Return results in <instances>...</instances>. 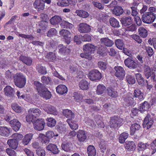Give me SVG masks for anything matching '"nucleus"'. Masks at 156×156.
<instances>
[{"label": "nucleus", "instance_id": "27", "mask_svg": "<svg viewBox=\"0 0 156 156\" xmlns=\"http://www.w3.org/2000/svg\"><path fill=\"white\" fill-rule=\"evenodd\" d=\"M100 41L102 44L107 47H111L114 44V41L108 37L101 38Z\"/></svg>", "mask_w": 156, "mask_h": 156}, {"label": "nucleus", "instance_id": "59", "mask_svg": "<svg viewBox=\"0 0 156 156\" xmlns=\"http://www.w3.org/2000/svg\"><path fill=\"white\" fill-rule=\"evenodd\" d=\"M74 99L75 101L78 102H82L83 97L81 94H78L77 93H75L74 94Z\"/></svg>", "mask_w": 156, "mask_h": 156}, {"label": "nucleus", "instance_id": "15", "mask_svg": "<svg viewBox=\"0 0 156 156\" xmlns=\"http://www.w3.org/2000/svg\"><path fill=\"white\" fill-rule=\"evenodd\" d=\"M10 125L12 129L15 131H18L21 126V124L19 120L16 119H13L10 121Z\"/></svg>", "mask_w": 156, "mask_h": 156}, {"label": "nucleus", "instance_id": "43", "mask_svg": "<svg viewBox=\"0 0 156 156\" xmlns=\"http://www.w3.org/2000/svg\"><path fill=\"white\" fill-rule=\"evenodd\" d=\"M115 43L116 46L119 49L122 50L124 48V44L122 39H118L115 40Z\"/></svg>", "mask_w": 156, "mask_h": 156}, {"label": "nucleus", "instance_id": "6", "mask_svg": "<svg viewBox=\"0 0 156 156\" xmlns=\"http://www.w3.org/2000/svg\"><path fill=\"white\" fill-rule=\"evenodd\" d=\"M59 34L66 44H68L70 43L72 34L69 31L66 29H62L59 32Z\"/></svg>", "mask_w": 156, "mask_h": 156}, {"label": "nucleus", "instance_id": "12", "mask_svg": "<svg viewBox=\"0 0 156 156\" xmlns=\"http://www.w3.org/2000/svg\"><path fill=\"white\" fill-rule=\"evenodd\" d=\"M45 122L43 119H38L35 121L34 125V129L37 130L41 131L44 128Z\"/></svg>", "mask_w": 156, "mask_h": 156}, {"label": "nucleus", "instance_id": "24", "mask_svg": "<svg viewBox=\"0 0 156 156\" xmlns=\"http://www.w3.org/2000/svg\"><path fill=\"white\" fill-rule=\"evenodd\" d=\"M63 114L64 116L66 118H68L66 121L69 122V121H70L73 119L74 117V114L70 110L64 109L63 110Z\"/></svg>", "mask_w": 156, "mask_h": 156}, {"label": "nucleus", "instance_id": "32", "mask_svg": "<svg viewBox=\"0 0 156 156\" xmlns=\"http://www.w3.org/2000/svg\"><path fill=\"white\" fill-rule=\"evenodd\" d=\"M18 141L16 140L12 139L9 140L7 141V144L9 147L12 149L15 150L18 147Z\"/></svg>", "mask_w": 156, "mask_h": 156}, {"label": "nucleus", "instance_id": "61", "mask_svg": "<svg viewBox=\"0 0 156 156\" xmlns=\"http://www.w3.org/2000/svg\"><path fill=\"white\" fill-rule=\"evenodd\" d=\"M57 4L58 6L61 7L69 6V3L66 0H58Z\"/></svg>", "mask_w": 156, "mask_h": 156}, {"label": "nucleus", "instance_id": "55", "mask_svg": "<svg viewBox=\"0 0 156 156\" xmlns=\"http://www.w3.org/2000/svg\"><path fill=\"white\" fill-rule=\"evenodd\" d=\"M57 33V31L54 28L50 29L47 33V35L48 37H51L55 36Z\"/></svg>", "mask_w": 156, "mask_h": 156}, {"label": "nucleus", "instance_id": "14", "mask_svg": "<svg viewBox=\"0 0 156 156\" xmlns=\"http://www.w3.org/2000/svg\"><path fill=\"white\" fill-rule=\"evenodd\" d=\"M33 5L38 12L43 10L44 9V3L43 0H36L33 3Z\"/></svg>", "mask_w": 156, "mask_h": 156}, {"label": "nucleus", "instance_id": "58", "mask_svg": "<svg viewBox=\"0 0 156 156\" xmlns=\"http://www.w3.org/2000/svg\"><path fill=\"white\" fill-rule=\"evenodd\" d=\"M149 67L148 66H146L145 67L144 74L146 78L148 79L150 76V74L152 73Z\"/></svg>", "mask_w": 156, "mask_h": 156}, {"label": "nucleus", "instance_id": "47", "mask_svg": "<svg viewBox=\"0 0 156 156\" xmlns=\"http://www.w3.org/2000/svg\"><path fill=\"white\" fill-rule=\"evenodd\" d=\"M108 94L112 98H116L118 96V92L111 88L107 89Z\"/></svg>", "mask_w": 156, "mask_h": 156}, {"label": "nucleus", "instance_id": "50", "mask_svg": "<svg viewBox=\"0 0 156 156\" xmlns=\"http://www.w3.org/2000/svg\"><path fill=\"white\" fill-rule=\"evenodd\" d=\"M149 144L148 143H144L142 142H140L138 144V150L143 151L146 149L147 147H149Z\"/></svg>", "mask_w": 156, "mask_h": 156}, {"label": "nucleus", "instance_id": "5", "mask_svg": "<svg viewBox=\"0 0 156 156\" xmlns=\"http://www.w3.org/2000/svg\"><path fill=\"white\" fill-rule=\"evenodd\" d=\"M156 18V14H151L146 12L142 16V20L144 23L151 24L153 23Z\"/></svg>", "mask_w": 156, "mask_h": 156}, {"label": "nucleus", "instance_id": "57", "mask_svg": "<svg viewBox=\"0 0 156 156\" xmlns=\"http://www.w3.org/2000/svg\"><path fill=\"white\" fill-rule=\"evenodd\" d=\"M126 79L128 82L130 84H133L135 83V79L134 76L128 75L126 76Z\"/></svg>", "mask_w": 156, "mask_h": 156}, {"label": "nucleus", "instance_id": "48", "mask_svg": "<svg viewBox=\"0 0 156 156\" xmlns=\"http://www.w3.org/2000/svg\"><path fill=\"white\" fill-rule=\"evenodd\" d=\"M138 4V3L134 2L133 3V6H132L131 7L132 9V15L133 16H136L138 14L137 6Z\"/></svg>", "mask_w": 156, "mask_h": 156}, {"label": "nucleus", "instance_id": "44", "mask_svg": "<svg viewBox=\"0 0 156 156\" xmlns=\"http://www.w3.org/2000/svg\"><path fill=\"white\" fill-rule=\"evenodd\" d=\"M110 23L111 25L114 28H119L120 27L119 22L115 18H111L109 20Z\"/></svg>", "mask_w": 156, "mask_h": 156}, {"label": "nucleus", "instance_id": "3", "mask_svg": "<svg viewBox=\"0 0 156 156\" xmlns=\"http://www.w3.org/2000/svg\"><path fill=\"white\" fill-rule=\"evenodd\" d=\"M14 82L18 87L22 88L24 87L26 83V76L21 73H17L14 76Z\"/></svg>", "mask_w": 156, "mask_h": 156}, {"label": "nucleus", "instance_id": "22", "mask_svg": "<svg viewBox=\"0 0 156 156\" xmlns=\"http://www.w3.org/2000/svg\"><path fill=\"white\" fill-rule=\"evenodd\" d=\"M11 129L7 126H0V135L3 136H8L10 133Z\"/></svg>", "mask_w": 156, "mask_h": 156}, {"label": "nucleus", "instance_id": "46", "mask_svg": "<svg viewBox=\"0 0 156 156\" xmlns=\"http://www.w3.org/2000/svg\"><path fill=\"white\" fill-rule=\"evenodd\" d=\"M139 34L143 38L146 37L147 35V31L144 28L140 27L138 29Z\"/></svg>", "mask_w": 156, "mask_h": 156}, {"label": "nucleus", "instance_id": "37", "mask_svg": "<svg viewBox=\"0 0 156 156\" xmlns=\"http://www.w3.org/2000/svg\"><path fill=\"white\" fill-rule=\"evenodd\" d=\"M87 154L88 156H95L96 152L94 147L92 145H89L87 147Z\"/></svg>", "mask_w": 156, "mask_h": 156}, {"label": "nucleus", "instance_id": "33", "mask_svg": "<svg viewBox=\"0 0 156 156\" xmlns=\"http://www.w3.org/2000/svg\"><path fill=\"white\" fill-rule=\"evenodd\" d=\"M140 128V126L139 124L134 123L132 124L130 127V135H134L135 132L139 130Z\"/></svg>", "mask_w": 156, "mask_h": 156}, {"label": "nucleus", "instance_id": "9", "mask_svg": "<svg viewBox=\"0 0 156 156\" xmlns=\"http://www.w3.org/2000/svg\"><path fill=\"white\" fill-rule=\"evenodd\" d=\"M115 75L120 80H122L124 78L125 72L123 68L120 66H115Z\"/></svg>", "mask_w": 156, "mask_h": 156}, {"label": "nucleus", "instance_id": "20", "mask_svg": "<svg viewBox=\"0 0 156 156\" xmlns=\"http://www.w3.org/2000/svg\"><path fill=\"white\" fill-rule=\"evenodd\" d=\"M56 92L60 95H63L66 94L68 92L67 87L64 85L60 84L56 88Z\"/></svg>", "mask_w": 156, "mask_h": 156}, {"label": "nucleus", "instance_id": "54", "mask_svg": "<svg viewBox=\"0 0 156 156\" xmlns=\"http://www.w3.org/2000/svg\"><path fill=\"white\" fill-rule=\"evenodd\" d=\"M46 57L50 61H52L56 58L55 54L52 52H49L47 54Z\"/></svg>", "mask_w": 156, "mask_h": 156}, {"label": "nucleus", "instance_id": "39", "mask_svg": "<svg viewBox=\"0 0 156 156\" xmlns=\"http://www.w3.org/2000/svg\"><path fill=\"white\" fill-rule=\"evenodd\" d=\"M123 12V9L121 6H116L114 8L113 13L116 16H119L122 15Z\"/></svg>", "mask_w": 156, "mask_h": 156}, {"label": "nucleus", "instance_id": "64", "mask_svg": "<svg viewBox=\"0 0 156 156\" xmlns=\"http://www.w3.org/2000/svg\"><path fill=\"white\" fill-rule=\"evenodd\" d=\"M36 152L38 156H45L46 153L45 150L41 148L36 150Z\"/></svg>", "mask_w": 156, "mask_h": 156}, {"label": "nucleus", "instance_id": "31", "mask_svg": "<svg viewBox=\"0 0 156 156\" xmlns=\"http://www.w3.org/2000/svg\"><path fill=\"white\" fill-rule=\"evenodd\" d=\"M60 26L62 28L70 30L74 27L73 25L72 24L65 20H63L62 21L61 23L60 24Z\"/></svg>", "mask_w": 156, "mask_h": 156}, {"label": "nucleus", "instance_id": "7", "mask_svg": "<svg viewBox=\"0 0 156 156\" xmlns=\"http://www.w3.org/2000/svg\"><path fill=\"white\" fill-rule=\"evenodd\" d=\"M78 31L80 34L88 33L91 31V26L86 23H80L78 27Z\"/></svg>", "mask_w": 156, "mask_h": 156}, {"label": "nucleus", "instance_id": "10", "mask_svg": "<svg viewBox=\"0 0 156 156\" xmlns=\"http://www.w3.org/2000/svg\"><path fill=\"white\" fill-rule=\"evenodd\" d=\"M124 63L125 65L130 69H134L137 67L136 60L132 57L126 58L124 61Z\"/></svg>", "mask_w": 156, "mask_h": 156}, {"label": "nucleus", "instance_id": "52", "mask_svg": "<svg viewBox=\"0 0 156 156\" xmlns=\"http://www.w3.org/2000/svg\"><path fill=\"white\" fill-rule=\"evenodd\" d=\"M123 101L126 105L129 106L133 103V98L132 97L127 96L124 98Z\"/></svg>", "mask_w": 156, "mask_h": 156}, {"label": "nucleus", "instance_id": "26", "mask_svg": "<svg viewBox=\"0 0 156 156\" xmlns=\"http://www.w3.org/2000/svg\"><path fill=\"white\" fill-rule=\"evenodd\" d=\"M5 95L11 97H12L14 94V89L10 86H7L4 89Z\"/></svg>", "mask_w": 156, "mask_h": 156}, {"label": "nucleus", "instance_id": "62", "mask_svg": "<svg viewBox=\"0 0 156 156\" xmlns=\"http://www.w3.org/2000/svg\"><path fill=\"white\" fill-rule=\"evenodd\" d=\"M148 43L151 45H153L154 48L156 50V38H150L148 41Z\"/></svg>", "mask_w": 156, "mask_h": 156}, {"label": "nucleus", "instance_id": "8", "mask_svg": "<svg viewBox=\"0 0 156 156\" xmlns=\"http://www.w3.org/2000/svg\"><path fill=\"white\" fill-rule=\"evenodd\" d=\"M88 77L91 80H99L102 77L101 73L96 69L90 71L89 72Z\"/></svg>", "mask_w": 156, "mask_h": 156}, {"label": "nucleus", "instance_id": "34", "mask_svg": "<svg viewBox=\"0 0 156 156\" xmlns=\"http://www.w3.org/2000/svg\"><path fill=\"white\" fill-rule=\"evenodd\" d=\"M58 48L59 49V52L62 54L68 55L70 52V50L69 49L66 48V47L62 44H59Z\"/></svg>", "mask_w": 156, "mask_h": 156}, {"label": "nucleus", "instance_id": "4", "mask_svg": "<svg viewBox=\"0 0 156 156\" xmlns=\"http://www.w3.org/2000/svg\"><path fill=\"white\" fill-rule=\"evenodd\" d=\"M123 121V119L119 116H114L111 117L109 126L112 129H116L122 125Z\"/></svg>", "mask_w": 156, "mask_h": 156}, {"label": "nucleus", "instance_id": "40", "mask_svg": "<svg viewBox=\"0 0 156 156\" xmlns=\"http://www.w3.org/2000/svg\"><path fill=\"white\" fill-rule=\"evenodd\" d=\"M128 136L129 134L127 133L124 132L121 133L119 138V143L121 144H123Z\"/></svg>", "mask_w": 156, "mask_h": 156}, {"label": "nucleus", "instance_id": "41", "mask_svg": "<svg viewBox=\"0 0 156 156\" xmlns=\"http://www.w3.org/2000/svg\"><path fill=\"white\" fill-rule=\"evenodd\" d=\"M39 139L43 144H46L50 142V140L47 138L46 135L42 133H40L38 136Z\"/></svg>", "mask_w": 156, "mask_h": 156}, {"label": "nucleus", "instance_id": "63", "mask_svg": "<svg viewBox=\"0 0 156 156\" xmlns=\"http://www.w3.org/2000/svg\"><path fill=\"white\" fill-rule=\"evenodd\" d=\"M5 151L7 154L9 156H16V153L15 151L10 148H7Z\"/></svg>", "mask_w": 156, "mask_h": 156}, {"label": "nucleus", "instance_id": "38", "mask_svg": "<svg viewBox=\"0 0 156 156\" xmlns=\"http://www.w3.org/2000/svg\"><path fill=\"white\" fill-rule=\"evenodd\" d=\"M11 106L12 109L16 113H20L23 111L22 107L16 103H12Z\"/></svg>", "mask_w": 156, "mask_h": 156}, {"label": "nucleus", "instance_id": "60", "mask_svg": "<svg viewBox=\"0 0 156 156\" xmlns=\"http://www.w3.org/2000/svg\"><path fill=\"white\" fill-rule=\"evenodd\" d=\"M70 121H69L68 123L70 128L72 130H75L78 128V125L77 122L76 121L71 122H70Z\"/></svg>", "mask_w": 156, "mask_h": 156}, {"label": "nucleus", "instance_id": "56", "mask_svg": "<svg viewBox=\"0 0 156 156\" xmlns=\"http://www.w3.org/2000/svg\"><path fill=\"white\" fill-rule=\"evenodd\" d=\"M51 79L49 77H47L43 76L41 77V82L44 84L48 85L50 82Z\"/></svg>", "mask_w": 156, "mask_h": 156}, {"label": "nucleus", "instance_id": "23", "mask_svg": "<svg viewBox=\"0 0 156 156\" xmlns=\"http://www.w3.org/2000/svg\"><path fill=\"white\" fill-rule=\"evenodd\" d=\"M120 21L122 26L125 27L129 26L132 23V18L130 16L123 17Z\"/></svg>", "mask_w": 156, "mask_h": 156}, {"label": "nucleus", "instance_id": "18", "mask_svg": "<svg viewBox=\"0 0 156 156\" xmlns=\"http://www.w3.org/2000/svg\"><path fill=\"white\" fill-rule=\"evenodd\" d=\"M28 114L33 115L35 119L39 117L42 114V112L39 108H30L28 111Z\"/></svg>", "mask_w": 156, "mask_h": 156}, {"label": "nucleus", "instance_id": "51", "mask_svg": "<svg viewBox=\"0 0 156 156\" xmlns=\"http://www.w3.org/2000/svg\"><path fill=\"white\" fill-rule=\"evenodd\" d=\"M36 69L38 73L41 75H44L47 73V71L45 67L42 66H36Z\"/></svg>", "mask_w": 156, "mask_h": 156}, {"label": "nucleus", "instance_id": "36", "mask_svg": "<svg viewBox=\"0 0 156 156\" xmlns=\"http://www.w3.org/2000/svg\"><path fill=\"white\" fill-rule=\"evenodd\" d=\"M80 88L83 90H86L89 88V83L84 79L82 80L79 83Z\"/></svg>", "mask_w": 156, "mask_h": 156}, {"label": "nucleus", "instance_id": "16", "mask_svg": "<svg viewBox=\"0 0 156 156\" xmlns=\"http://www.w3.org/2000/svg\"><path fill=\"white\" fill-rule=\"evenodd\" d=\"M124 146L126 150L128 151H134L136 148L135 143L133 141H127L125 142Z\"/></svg>", "mask_w": 156, "mask_h": 156}, {"label": "nucleus", "instance_id": "28", "mask_svg": "<svg viewBox=\"0 0 156 156\" xmlns=\"http://www.w3.org/2000/svg\"><path fill=\"white\" fill-rule=\"evenodd\" d=\"M61 147L63 150L66 152H71L73 151V145L70 142H67L62 143Z\"/></svg>", "mask_w": 156, "mask_h": 156}, {"label": "nucleus", "instance_id": "45", "mask_svg": "<svg viewBox=\"0 0 156 156\" xmlns=\"http://www.w3.org/2000/svg\"><path fill=\"white\" fill-rule=\"evenodd\" d=\"M46 121L47 125L49 127H52L56 124V120L52 118H48L46 119Z\"/></svg>", "mask_w": 156, "mask_h": 156}, {"label": "nucleus", "instance_id": "25", "mask_svg": "<svg viewBox=\"0 0 156 156\" xmlns=\"http://www.w3.org/2000/svg\"><path fill=\"white\" fill-rule=\"evenodd\" d=\"M76 133L78 140L80 141L84 142L87 139V136L84 130L80 129L78 130Z\"/></svg>", "mask_w": 156, "mask_h": 156}, {"label": "nucleus", "instance_id": "13", "mask_svg": "<svg viewBox=\"0 0 156 156\" xmlns=\"http://www.w3.org/2000/svg\"><path fill=\"white\" fill-rule=\"evenodd\" d=\"M153 123V119L151 118L150 115L148 114L144 119L143 126L144 128L146 127L147 129H149L151 128Z\"/></svg>", "mask_w": 156, "mask_h": 156}, {"label": "nucleus", "instance_id": "29", "mask_svg": "<svg viewBox=\"0 0 156 156\" xmlns=\"http://www.w3.org/2000/svg\"><path fill=\"white\" fill-rule=\"evenodd\" d=\"M150 108V104L148 101H145L140 105L139 110L142 112L148 110Z\"/></svg>", "mask_w": 156, "mask_h": 156}, {"label": "nucleus", "instance_id": "30", "mask_svg": "<svg viewBox=\"0 0 156 156\" xmlns=\"http://www.w3.org/2000/svg\"><path fill=\"white\" fill-rule=\"evenodd\" d=\"M62 21V18L61 16L55 15L52 17L50 20L51 24L56 25Z\"/></svg>", "mask_w": 156, "mask_h": 156}, {"label": "nucleus", "instance_id": "1", "mask_svg": "<svg viewBox=\"0 0 156 156\" xmlns=\"http://www.w3.org/2000/svg\"><path fill=\"white\" fill-rule=\"evenodd\" d=\"M34 84L39 94L46 99H49L51 96V92L43 84L38 81H34Z\"/></svg>", "mask_w": 156, "mask_h": 156}, {"label": "nucleus", "instance_id": "21", "mask_svg": "<svg viewBox=\"0 0 156 156\" xmlns=\"http://www.w3.org/2000/svg\"><path fill=\"white\" fill-rule=\"evenodd\" d=\"M133 96L137 98V99L140 101H143L144 99V93L138 88H136L134 90Z\"/></svg>", "mask_w": 156, "mask_h": 156}, {"label": "nucleus", "instance_id": "42", "mask_svg": "<svg viewBox=\"0 0 156 156\" xmlns=\"http://www.w3.org/2000/svg\"><path fill=\"white\" fill-rule=\"evenodd\" d=\"M75 13L79 16L83 18H87L89 16V14L87 12L81 10H76Z\"/></svg>", "mask_w": 156, "mask_h": 156}, {"label": "nucleus", "instance_id": "2", "mask_svg": "<svg viewBox=\"0 0 156 156\" xmlns=\"http://www.w3.org/2000/svg\"><path fill=\"white\" fill-rule=\"evenodd\" d=\"M83 50L84 53H81L80 56L83 58L90 60L92 59L91 54L94 53L95 46L90 43L87 44L83 45Z\"/></svg>", "mask_w": 156, "mask_h": 156}, {"label": "nucleus", "instance_id": "11", "mask_svg": "<svg viewBox=\"0 0 156 156\" xmlns=\"http://www.w3.org/2000/svg\"><path fill=\"white\" fill-rule=\"evenodd\" d=\"M43 109L48 114L55 115H57L58 113L56 108L50 105L46 104L43 107Z\"/></svg>", "mask_w": 156, "mask_h": 156}, {"label": "nucleus", "instance_id": "53", "mask_svg": "<svg viewBox=\"0 0 156 156\" xmlns=\"http://www.w3.org/2000/svg\"><path fill=\"white\" fill-rule=\"evenodd\" d=\"M46 135L47 138L50 140V139H51L53 137H54L55 139H56V137L58 136V134H55L54 132L52 131H50L46 132Z\"/></svg>", "mask_w": 156, "mask_h": 156}, {"label": "nucleus", "instance_id": "35", "mask_svg": "<svg viewBox=\"0 0 156 156\" xmlns=\"http://www.w3.org/2000/svg\"><path fill=\"white\" fill-rule=\"evenodd\" d=\"M33 137V134L29 133L26 134L22 140V143L24 145H27L30 142Z\"/></svg>", "mask_w": 156, "mask_h": 156}, {"label": "nucleus", "instance_id": "49", "mask_svg": "<svg viewBox=\"0 0 156 156\" xmlns=\"http://www.w3.org/2000/svg\"><path fill=\"white\" fill-rule=\"evenodd\" d=\"M106 89V88L105 86L99 84L97 87L96 93L98 95L101 94L105 91Z\"/></svg>", "mask_w": 156, "mask_h": 156}, {"label": "nucleus", "instance_id": "19", "mask_svg": "<svg viewBox=\"0 0 156 156\" xmlns=\"http://www.w3.org/2000/svg\"><path fill=\"white\" fill-rule=\"evenodd\" d=\"M19 60L24 64L29 66H31L33 62V59L31 58L22 55L20 56Z\"/></svg>", "mask_w": 156, "mask_h": 156}, {"label": "nucleus", "instance_id": "17", "mask_svg": "<svg viewBox=\"0 0 156 156\" xmlns=\"http://www.w3.org/2000/svg\"><path fill=\"white\" fill-rule=\"evenodd\" d=\"M46 150L54 154H57L59 153L60 151L58 150L57 146L54 144L49 143L46 147Z\"/></svg>", "mask_w": 156, "mask_h": 156}]
</instances>
